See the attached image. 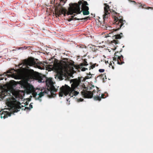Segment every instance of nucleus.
Returning a JSON list of instances; mask_svg holds the SVG:
<instances>
[{"instance_id": "nucleus-1", "label": "nucleus", "mask_w": 153, "mask_h": 153, "mask_svg": "<svg viewBox=\"0 0 153 153\" xmlns=\"http://www.w3.org/2000/svg\"><path fill=\"white\" fill-rule=\"evenodd\" d=\"M23 91L15 90L7 86H0V95L2 99L6 97L7 105L8 107V111L7 108L0 111L1 118L4 119L11 116L12 112H16L21 108L20 100L22 99L25 95Z\"/></svg>"}, {"instance_id": "nucleus-2", "label": "nucleus", "mask_w": 153, "mask_h": 153, "mask_svg": "<svg viewBox=\"0 0 153 153\" xmlns=\"http://www.w3.org/2000/svg\"><path fill=\"white\" fill-rule=\"evenodd\" d=\"M81 81L80 79H71L70 81V83H72L71 87L66 85L64 86H63L60 89L59 96L62 97L63 95L65 96L68 95L71 97H73L74 96H76L79 93L78 91L76 90L77 89H79V91H81V94L85 98H91L93 95H94L95 99L99 101L100 100L101 98H105L103 97L104 95L100 94V91H98L97 88H96V89L93 91L92 93L87 91V87L84 84H80Z\"/></svg>"}, {"instance_id": "nucleus-3", "label": "nucleus", "mask_w": 153, "mask_h": 153, "mask_svg": "<svg viewBox=\"0 0 153 153\" xmlns=\"http://www.w3.org/2000/svg\"><path fill=\"white\" fill-rule=\"evenodd\" d=\"M38 82H45L47 88H43L34 89L32 85L25 81L21 80L19 82V83L26 92L32 93L35 99L39 100L40 102L41 101V97L45 94H48L50 97H54L56 96V94L53 92H56V90L53 85V83L51 79L48 78L45 76H39Z\"/></svg>"}, {"instance_id": "nucleus-4", "label": "nucleus", "mask_w": 153, "mask_h": 153, "mask_svg": "<svg viewBox=\"0 0 153 153\" xmlns=\"http://www.w3.org/2000/svg\"><path fill=\"white\" fill-rule=\"evenodd\" d=\"M54 67L57 71V76L60 80H66L68 76L70 75L71 73L76 71L78 68L73 63L68 62L67 59L57 64Z\"/></svg>"}, {"instance_id": "nucleus-5", "label": "nucleus", "mask_w": 153, "mask_h": 153, "mask_svg": "<svg viewBox=\"0 0 153 153\" xmlns=\"http://www.w3.org/2000/svg\"><path fill=\"white\" fill-rule=\"evenodd\" d=\"M87 1H84L83 2L82 1L78 2V4L75 3L72 7H70L67 12L68 15H71L73 13H80L82 11H83V14L85 15L89 14V12L88 10L89 8L87 5H88Z\"/></svg>"}, {"instance_id": "nucleus-6", "label": "nucleus", "mask_w": 153, "mask_h": 153, "mask_svg": "<svg viewBox=\"0 0 153 153\" xmlns=\"http://www.w3.org/2000/svg\"><path fill=\"white\" fill-rule=\"evenodd\" d=\"M24 64L27 67V68L22 67L20 69H18L16 71L15 70V71L17 72L18 75L20 74L24 71L26 70H27V71H29V70L27 69V68H29L28 66H33L34 67L40 69H44L45 68L44 66L45 65L44 63L41 62L36 63L33 59H29Z\"/></svg>"}, {"instance_id": "nucleus-7", "label": "nucleus", "mask_w": 153, "mask_h": 153, "mask_svg": "<svg viewBox=\"0 0 153 153\" xmlns=\"http://www.w3.org/2000/svg\"><path fill=\"white\" fill-rule=\"evenodd\" d=\"M112 14L113 15V17H114V21L116 25V27L117 28L114 29V31H116L119 29L124 24V23H123V20L118 18L117 16H118V14L117 13L113 11Z\"/></svg>"}, {"instance_id": "nucleus-8", "label": "nucleus", "mask_w": 153, "mask_h": 153, "mask_svg": "<svg viewBox=\"0 0 153 153\" xmlns=\"http://www.w3.org/2000/svg\"><path fill=\"white\" fill-rule=\"evenodd\" d=\"M105 6L104 7V11L103 15V18L104 20L107 19L110 15L111 12L109 9V6L106 4H104Z\"/></svg>"}, {"instance_id": "nucleus-9", "label": "nucleus", "mask_w": 153, "mask_h": 153, "mask_svg": "<svg viewBox=\"0 0 153 153\" xmlns=\"http://www.w3.org/2000/svg\"><path fill=\"white\" fill-rule=\"evenodd\" d=\"M7 75L8 76V77L10 76H11L12 77H13L14 76V75L13 74V73L11 71V70H8L6 72V73H4L3 75L0 74V76H2L3 75L4 76Z\"/></svg>"}, {"instance_id": "nucleus-10", "label": "nucleus", "mask_w": 153, "mask_h": 153, "mask_svg": "<svg viewBox=\"0 0 153 153\" xmlns=\"http://www.w3.org/2000/svg\"><path fill=\"white\" fill-rule=\"evenodd\" d=\"M92 75L90 73L87 74V76H86L82 80V81H85L86 79H90Z\"/></svg>"}, {"instance_id": "nucleus-11", "label": "nucleus", "mask_w": 153, "mask_h": 153, "mask_svg": "<svg viewBox=\"0 0 153 153\" xmlns=\"http://www.w3.org/2000/svg\"><path fill=\"white\" fill-rule=\"evenodd\" d=\"M89 18V17H86L85 18H82V19H76V18H75V19L76 20H82L83 19L84 20H87L88 19V18ZM75 18H74V19Z\"/></svg>"}, {"instance_id": "nucleus-12", "label": "nucleus", "mask_w": 153, "mask_h": 153, "mask_svg": "<svg viewBox=\"0 0 153 153\" xmlns=\"http://www.w3.org/2000/svg\"><path fill=\"white\" fill-rule=\"evenodd\" d=\"M115 37L116 39H119L121 38V36L120 34H117L115 36Z\"/></svg>"}, {"instance_id": "nucleus-13", "label": "nucleus", "mask_w": 153, "mask_h": 153, "mask_svg": "<svg viewBox=\"0 0 153 153\" xmlns=\"http://www.w3.org/2000/svg\"><path fill=\"white\" fill-rule=\"evenodd\" d=\"M81 70L82 71H85L86 70H88V69L85 68H81Z\"/></svg>"}, {"instance_id": "nucleus-14", "label": "nucleus", "mask_w": 153, "mask_h": 153, "mask_svg": "<svg viewBox=\"0 0 153 153\" xmlns=\"http://www.w3.org/2000/svg\"><path fill=\"white\" fill-rule=\"evenodd\" d=\"M96 65V64H94V65H91L90 67L91 68L93 69L95 67V65Z\"/></svg>"}, {"instance_id": "nucleus-15", "label": "nucleus", "mask_w": 153, "mask_h": 153, "mask_svg": "<svg viewBox=\"0 0 153 153\" xmlns=\"http://www.w3.org/2000/svg\"><path fill=\"white\" fill-rule=\"evenodd\" d=\"M104 70L103 69H100L99 70V71L100 73H102L104 72Z\"/></svg>"}, {"instance_id": "nucleus-16", "label": "nucleus", "mask_w": 153, "mask_h": 153, "mask_svg": "<svg viewBox=\"0 0 153 153\" xmlns=\"http://www.w3.org/2000/svg\"><path fill=\"white\" fill-rule=\"evenodd\" d=\"M123 56H121L120 57L119 56L118 57V60H121V59L122 58V59H123Z\"/></svg>"}, {"instance_id": "nucleus-17", "label": "nucleus", "mask_w": 153, "mask_h": 153, "mask_svg": "<svg viewBox=\"0 0 153 153\" xmlns=\"http://www.w3.org/2000/svg\"><path fill=\"white\" fill-rule=\"evenodd\" d=\"M33 103H30V105H29V107H30V108H32L33 107V105H32Z\"/></svg>"}, {"instance_id": "nucleus-18", "label": "nucleus", "mask_w": 153, "mask_h": 153, "mask_svg": "<svg viewBox=\"0 0 153 153\" xmlns=\"http://www.w3.org/2000/svg\"><path fill=\"white\" fill-rule=\"evenodd\" d=\"M83 99H82L81 98H80L78 100V101H79V102H81V101H83Z\"/></svg>"}, {"instance_id": "nucleus-19", "label": "nucleus", "mask_w": 153, "mask_h": 153, "mask_svg": "<svg viewBox=\"0 0 153 153\" xmlns=\"http://www.w3.org/2000/svg\"><path fill=\"white\" fill-rule=\"evenodd\" d=\"M74 19H72L71 18H70L69 19V20H68L69 21H71V20H73Z\"/></svg>"}, {"instance_id": "nucleus-20", "label": "nucleus", "mask_w": 153, "mask_h": 153, "mask_svg": "<svg viewBox=\"0 0 153 153\" xmlns=\"http://www.w3.org/2000/svg\"><path fill=\"white\" fill-rule=\"evenodd\" d=\"M22 65V64H20L19 65H18V67H19V68H20V66Z\"/></svg>"}, {"instance_id": "nucleus-21", "label": "nucleus", "mask_w": 153, "mask_h": 153, "mask_svg": "<svg viewBox=\"0 0 153 153\" xmlns=\"http://www.w3.org/2000/svg\"><path fill=\"white\" fill-rule=\"evenodd\" d=\"M117 63L119 64H121L120 63V62H119L118 61H117Z\"/></svg>"}, {"instance_id": "nucleus-22", "label": "nucleus", "mask_w": 153, "mask_h": 153, "mask_svg": "<svg viewBox=\"0 0 153 153\" xmlns=\"http://www.w3.org/2000/svg\"><path fill=\"white\" fill-rule=\"evenodd\" d=\"M62 11H63V12H64V13H66V12H65V10H62Z\"/></svg>"}, {"instance_id": "nucleus-23", "label": "nucleus", "mask_w": 153, "mask_h": 153, "mask_svg": "<svg viewBox=\"0 0 153 153\" xmlns=\"http://www.w3.org/2000/svg\"><path fill=\"white\" fill-rule=\"evenodd\" d=\"M31 72H33V70L31 69Z\"/></svg>"}, {"instance_id": "nucleus-24", "label": "nucleus", "mask_w": 153, "mask_h": 153, "mask_svg": "<svg viewBox=\"0 0 153 153\" xmlns=\"http://www.w3.org/2000/svg\"><path fill=\"white\" fill-rule=\"evenodd\" d=\"M3 78H1V79H0V81L1 80H3Z\"/></svg>"}, {"instance_id": "nucleus-25", "label": "nucleus", "mask_w": 153, "mask_h": 153, "mask_svg": "<svg viewBox=\"0 0 153 153\" xmlns=\"http://www.w3.org/2000/svg\"><path fill=\"white\" fill-rule=\"evenodd\" d=\"M5 80H6V78H5Z\"/></svg>"}, {"instance_id": "nucleus-26", "label": "nucleus", "mask_w": 153, "mask_h": 153, "mask_svg": "<svg viewBox=\"0 0 153 153\" xmlns=\"http://www.w3.org/2000/svg\"><path fill=\"white\" fill-rule=\"evenodd\" d=\"M1 58V57H0V58Z\"/></svg>"}]
</instances>
